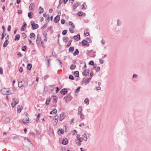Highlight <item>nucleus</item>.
<instances>
[{
    "instance_id": "nucleus-1",
    "label": "nucleus",
    "mask_w": 151,
    "mask_h": 151,
    "mask_svg": "<svg viewBox=\"0 0 151 151\" xmlns=\"http://www.w3.org/2000/svg\"><path fill=\"white\" fill-rule=\"evenodd\" d=\"M1 93L3 95H9L13 93L14 91L13 88H2L1 91Z\"/></svg>"
},
{
    "instance_id": "nucleus-2",
    "label": "nucleus",
    "mask_w": 151,
    "mask_h": 151,
    "mask_svg": "<svg viewBox=\"0 0 151 151\" xmlns=\"http://www.w3.org/2000/svg\"><path fill=\"white\" fill-rule=\"evenodd\" d=\"M31 24L32 27V28L33 29H35L39 27L38 25L35 23L34 21H32L31 22Z\"/></svg>"
},
{
    "instance_id": "nucleus-3",
    "label": "nucleus",
    "mask_w": 151,
    "mask_h": 151,
    "mask_svg": "<svg viewBox=\"0 0 151 151\" xmlns=\"http://www.w3.org/2000/svg\"><path fill=\"white\" fill-rule=\"evenodd\" d=\"M18 103V101L16 98H14L13 99V101L11 103V105L13 107H14Z\"/></svg>"
},
{
    "instance_id": "nucleus-4",
    "label": "nucleus",
    "mask_w": 151,
    "mask_h": 151,
    "mask_svg": "<svg viewBox=\"0 0 151 151\" xmlns=\"http://www.w3.org/2000/svg\"><path fill=\"white\" fill-rule=\"evenodd\" d=\"M28 114L26 113V116L25 118L23 120V122L24 124L27 123L29 122V119L28 117Z\"/></svg>"
},
{
    "instance_id": "nucleus-5",
    "label": "nucleus",
    "mask_w": 151,
    "mask_h": 151,
    "mask_svg": "<svg viewBox=\"0 0 151 151\" xmlns=\"http://www.w3.org/2000/svg\"><path fill=\"white\" fill-rule=\"evenodd\" d=\"M59 117L58 115H56L54 117L53 124H56L58 122V121Z\"/></svg>"
},
{
    "instance_id": "nucleus-6",
    "label": "nucleus",
    "mask_w": 151,
    "mask_h": 151,
    "mask_svg": "<svg viewBox=\"0 0 151 151\" xmlns=\"http://www.w3.org/2000/svg\"><path fill=\"white\" fill-rule=\"evenodd\" d=\"M65 117V113L63 112H62L60 115L59 119L61 121L63 120L64 119Z\"/></svg>"
},
{
    "instance_id": "nucleus-7",
    "label": "nucleus",
    "mask_w": 151,
    "mask_h": 151,
    "mask_svg": "<svg viewBox=\"0 0 151 151\" xmlns=\"http://www.w3.org/2000/svg\"><path fill=\"white\" fill-rule=\"evenodd\" d=\"M30 37L32 40H34L36 38L35 35L33 33H31L30 35Z\"/></svg>"
},
{
    "instance_id": "nucleus-8",
    "label": "nucleus",
    "mask_w": 151,
    "mask_h": 151,
    "mask_svg": "<svg viewBox=\"0 0 151 151\" xmlns=\"http://www.w3.org/2000/svg\"><path fill=\"white\" fill-rule=\"evenodd\" d=\"M89 74V70L88 69H85L83 73V75L84 76H87Z\"/></svg>"
},
{
    "instance_id": "nucleus-9",
    "label": "nucleus",
    "mask_w": 151,
    "mask_h": 151,
    "mask_svg": "<svg viewBox=\"0 0 151 151\" xmlns=\"http://www.w3.org/2000/svg\"><path fill=\"white\" fill-rule=\"evenodd\" d=\"M73 38L75 40L78 41L80 39V36L79 35H76L74 36Z\"/></svg>"
},
{
    "instance_id": "nucleus-10",
    "label": "nucleus",
    "mask_w": 151,
    "mask_h": 151,
    "mask_svg": "<svg viewBox=\"0 0 151 151\" xmlns=\"http://www.w3.org/2000/svg\"><path fill=\"white\" fill-rule=\"evenodd\" d=\"M61 93L62 94L65 95L67 93V90L66 89H63L61 91Z\"/></svg>"
},
{
    "instance_id": "nucleus-11",
    "label": "nucleus",
    "mask_w": 151,
    "mask_h": 151,
    "mask_svg": "<svg viewBox=\"0 0 151 151\" xmlns=\"http://www.w3.org/2000/svg\"><path fill=\"white\" fill-rule=\"evenodd\" d=\"M35 7V4L33 3H31L29 5V10H32Z\"/></svg>"
},
{
    "instance_id": "nucleus-12",
    "label": "nucleus",
    "mask_w": 151,
    "mask_h": 151,
    "mask_svg": "<svg viewBox=\"0 0 151 151\" xmlns=\"http://www.w3.org/2000/svg\"><path fill=\"white\" fill-rule=\"evenodd\" d=\"M27 24L25 22L23 23V25L21 28V30L22 31H24L26 28Z\"/></svg>"
},
{
    "instance_id": "nucleus-13",
    "label": "nucleus",
    "mask_w": 151,
    "mask_h": 151,
    "mask_svg": "<svg viewBox=\"0 0 151 151\" xmlns=\"http://www.w3.org/2000/svg\"><path fill=\"white\" fill-rule=\"evenodd\" d=\"M22 109V107L19 105L17 106V112L18 113H20Z\"/></svg>"
},
{
    "instance_id": "nucleus-14",
    "label": "nucleus",
    "mask_w": 151,
    "mask_h": 151,
    "mask_svg": "<svg viewBox=\"0 0 151 151\" xmlns=\"http://www.w3.org/2000/svg\"><path fill=\"white\" fill-rule=\"evenodd\" d=\"M57 112V110L55 109H53L52 111L50 112V114H55Z\"/></svg>"
},
{
    "instance_id": "nucleus-15",
    "label": "nucleus",
    "mask_w": 151,
    "mask_h": 151,
    "mask_svg": "<svg viewBox=\"0 0 151 151\" xmlns=\"http://www.w3.org/2000/svg\"><path fill=\"white\" fill-rule=\"evenodd\" d=\"M68 142V139H64L62 141V143L63 145H66Z\"/></svg>"
},
{
    "instance_id": "nucleus-16",
    "label": "nucleus",
    "mask_w": 151,
    "mask_h": 151,
    "mask_svg": "<svg viewBox=\"0 0 151 151\" xmlns=\"http://www.w3.org/2000/svg\"><path fill=\"white\" fill-rule=\"evenodd\" d=\"M84 34L86 36H87L89 35L88 30L86 29L84 30Z\"/></svg>"
},
{
    "instance_id": "nucleus-17",
    "label": "nucleus",
    "mask_w": 151,
    "mask_h": 151,
    "mask_svg": "<svg viewBox=\"0 0 151 151\" xmlns=\"http://www.w3.org/2000/svg\"><path fill=\"white\" fill-rule=\"evenodd\" d=\"M59 19L60 17L59 16H56L54 19L55 22H57L59 21Z\"/></svg>"
},
{
    "instance_id": "nucleus-18",
    "label": "nucleus",
    "mask_w": 151,
    "mask_h": 151,
    "mask_svg": "<svg viewBox=\"0 0 151 151\" xmlns=\"http://www.w3.org/2000/svg\"><path fill=\"white\" fill-rule=\"evenodd\" d=\"M77 139L80 141V142H82L83 140V138L82 137H80V135L78 134L77 136Z\"/></svg>"
},
{
    "instance_id": "nucleus-19",
    "label": "nucleus",
    "mask_w": 151,
    "mask_h": 151,
    "mask_svg": "<svg viewBox=\"0 0 151 151\" xmlns=\"http://www.w3.org/2000/svg\"><path fill=\"white\" fill-rule=\"evenodd\" d=\"M78 114L80 115L81 118L82 119H83L84 118V116L83 114L82 113H78Z\"/></svg>"
},
{
    "instance_id": "nucleus-20",
    "label": "nucleus",
    "mask_w": 151,
    "mask_h": 151,
    "mask_svg": "<svg viewBox=\"0 0 151 151\" xmlns=\"http://www.w3.org/2000/svg\"><path fill=\"white\" fill-rule=\"evenodd\" d=\"M10 119L9 117H6L5 119V122L6 123H8L10 121Z\"/></svg>"
},
{
    "instance_id": "nucleus-21",
    "label": "nucleus",
    "mask_w": 151,
    "mask_h": 151,
    "mask_svg": "<svg viewBox=\"0 0 151 151\" xmlns=\"http://www.w3.org/2000/svg\"><path fill=\"white\" fill-rule=\"evenodd\" d=\"M50 101V97H48L47 99L46 102V104L47 105H48L49 104V103Z\"/></svg>"
},
{
    "instance_id": "nucleus-22",
    "label": "nucleus",
    "mask_w": 151,
    "mask_h": 151,
    "mask_svg": "<svg viewBox=\"0 0 151 151\" xmlns=\"http://www.w3.org/2000/svg\"><path fill=\"white\" fill-rule=\"evenodd\" d=\"M33 14V13L31 12H29L28 13V16L29 18L31 19L32 18L33 16H32V15Z\"/></svg>"
},
{
    "instance_id": "nucleus-23",
    "label": "nucleus",
    "mask_w": 151,
    "mask_h": 151,
    "mask_svg": "<svg viewBox=\"0 0 151 151\" xmlns=\"http://www.w3.org/2000/svg\"><path fill=\"white\" fill-rule=\"evenodd\" d=\"M8 43H9V41H8V40H6L5 41L3 45V47H5L7 45Z\"/></svg>"
},
{
    "instance_id": "nucleus-24",
    "label": "nucleus",
    "mask_w": 151,
    "mask_h": 151,
    "mask_svg": "<svg viewBox=\"0 0 151 151\" xmlns=\"http://www.w3.org/2000/svg\"><path fill=\"white\" fill-rule=\"evenodd\" d=\"M20 38V36L19 35L17 34V35L15 37L14 40H19Z\"/></svg>"
},
{
    "instance_id": "nucleus-25",
    "label": "nucleus",
    "mask_w": 151,
    "mask_h": 151,
    "mask_svg": "<svg viewBox=\"0 0 151 151\" xmlns=\"http://www.w3.org/2000/svg\"><path fill=\"white\" fill-rule=\"evenodd\" d=\"M59 133H60L62 134H63L64 133V131L63 129H60L58 131Z\"/></svg>"
},
{
    "instance_id": "nucleus-26",
    "label": "nucleus",
    "mask_w": 151,
    "mask_h": 151,
    "mask_svg": "<svg viewBox=\"0 0 151 151\" xmlns=\"http://www.w3.org/2000/svg\"><path fill=\"white\" fill-rule=\"evenodd\" d=\"M43 11H44V10L43 9V8L40 6L39 8V13L40 14L42 13L43 12Z\"/></svg>"
},
{
    "instance_id": "nucleus-27",
    "label": "nucleus",
    "mask_w": 151,
    "mask_h": 151,
    "mask_svg": "<svg viewBox=\"0 0 151 151\" xmlns=\"http://www.w3.org/2000/svg\"><path fill=\"white\" fill-rule=\"evenodd\" d=\"M79 53V51L77 49H76L75 52L73 53V55L75 56Z\"/></svg>"
},
{
    "instance_id": "nucleus-28",
    "label": "nucleus",
    "mask_w": 151,
    "mask_h": 151,
    "mask_svg": "<svg viewBox=\"0 0 151 151\" xmlns=\"http://www.w3.org/2000/svg\"><path fill=\"white\" fill-rule=\"evenodd\" d=\"M63 40L64 42H66L68 40V38L66 37H64Z\"/></svg>"
},
{
    "instance_id": "nucleus-29",
    "label": "nucleus",
    "mask_w": 151,
    "mask_h": 151,
    "mask_svg": "<svg viewBox=\"0 0 151 151\" xmlns=\"http://www.w3.org/2000/svg\"><path fill=\"white\" fill-rule=\"evenodd\" d=\"M87 42L85 40H83L82 41V44L83 46H85L87 45Z\"/></svg>"
},
{
    "instance_id": "nucleus-30",
    "label": "nucleus",
    "mask_w": 151,
    "mask_h": 151,
    "mask_svg": "<svg viewBox=\"0 0 151 151\" xmlns=\"http://www.w3.org/2000/svg\"><path fill=\"white\" fill-rule=\"evenodd\" d=\"M32 65L31 64H28L27 65V68L28 70H30L32 68Z\"/></svg>"
},
{
    "instance_id": "nucleus-31",
    "label": "nucleus",
    "mask_w": 151,
    "mask_h": 151,
    "mask_svg": "<svg viewBox=\"0 0 151 151\" xmlns=\"http://www.w3.org/2000/svg\"><path fill=\"white\" fill-rule=\"evenodd\" d=\"M82 107L81 106H80L78 109V114L81 113Z\"/></svg>"
},
{
    "instance_id": "nucleus-32",
    "label": "nucleus",
    "mask_w": 151,
    "mask_h": 151,
    "mask_svg": "<svg viewBox=\"0 0 151 151\" xmlns=\"http://www.w3.org/2000/svg\"><path fill=\"white\" fill-rule=\"evenodd\" d=\"M85 103L87 105L89 104V100L88 99H86L84 100Z\"/></svg>"
},
{
    "instance_id": "nucleus-33",
    "label": "nucleus",
    "mask_w": 151,
    "mask_h": 151,
    "mask_svg": "<svg viewBox=\"0 0 151 151\" xmlns=\"http://www.w3.org/2000/svg\"><path fill=\"white\" fill-rule=\"evenodd\" d=\"M69 24V25L72 26L73 28H75V26L72 22H70Z\"/></svg>"
},
{
    "instance_id": "nucleus-34",
    "label": "nucleus",
    "mask_w": 151,
    "mask_h": 151,
    "mask_svg": "<svg viewBox=\"0 0 151 151\" xmlns=\"http://www.w3.org/2000/svg\"><path fill=\"white\" fill-rule=\"evenodd\" d=\"M22 37H23V38L24 39L27 36L25 33H22Z\"/></svg>"
},
{
    "instance_id": "nucleus-35",
    "label": "nucleus",
    "mask_w": 151,
    "mask_h": 151,
    "mask_svg": "<svg viewBox=\"0 0 151 151\" xmlns=\"http://www.w3.org/2000/svg\"><path fill=\"white\" fill-rule=\"evenodd\" d=\"M83 13L82 12H81V11L80 12H79L78 13V15L79 16H82L83 15Z\"/></svg>"
},
{
    "instance_id": "nucleus-36",
    "label": "nucleus",
    "mask_w": 151,
    "mask_h": 151,
    "mask_svg": "<svg viewBox=\"0 0 151 151\" xmlns=\"http://www.w3.org/2000/svg\"><path fill=\"white\" fill-rule=\"evenodd\" d=\"M76 67V65H71L70 67V69L73 70Z\"/></svg>"
},
{
    "instance_id": "nucleus-37",
    "label": "nucleus",
    "mask_w": 151,
    "mask_h": 151,
    "mask_svg": "<svg viewBox=\"0 0 151 151\" xmlns=\"http://www.w3.org/2000/svg\"><path fill=\"white\" fill-rule=\"evenodd\" d=\"M22 81L19 82L18 85L19 87H20L23 86V85L22 84Z\"/></svg>"
},
{
    "instance_id": "nucleus-38",
    "label": "nucleus",
    "mask_w": 151,
    "mask_h": 151,
    "mask_svg": "<svg viewBox=\"0 0 151 151\" xmlns=\"http://www.w3.org/2000/svg\"><path fill=\"white\" fill-rule=\"evenodd\" d=\"M67 32V30H64L63 31L62 33L63 35H65L66 34Z\"/></svg>"
},
{
    "instance_id": "nucleus-39",
    "label": "nucleus",
    "mask_w": 151,
    "mask_h": 151,
    "mask_svg": "<svg viewBox=\"0 0 151 151\" xmlns=\"http://www.w3.org/2000/svg\"><path fill=\"white\" fill-rule=\"evenodd\" d=\"M71 42H72L71 40H70V41H69L68 44L67 45V46L69 47L70 46V45L71 44Z\"/></svg>"
},
{
    "instance_id": "nucleus-40",
    "label": "nucleus",
    "mask_w": 151,
    "mask_h": 151,
    "mask_svg": "<svg viewBox=\"0 0 151 151\" xmlns=\"http://www.w3.org/2000/svg\"><path fill=\"white\" fill-rule=\"evenodd\" d=\"M86 5V3H84L83 4H82L81 5V8H82V9H85V6Z\"/></svg>"
},
{
    "instance_id": "nucleus-41",
    "label": "nucleus",
    "mask_w": 151,
    "mask_h": 151,
    "mask_svg": "<svg viewBox=\"0 0 151 151\" xmlns=\"http://www.w3.org/2000/svg\"><path fill=\"white\" fill-rule=\"evenodd\" d=\"M53 97L54 98V99H53L54 101H55V103H56L57 102V97H56V96H53Z\"/></svg>"
},
{
    "instance_id": "nucleus-42",
    "label": "nucleus",
    "mask_w": 151,
    "mask_h": 151,
    "mask_svg": "<svg viewBox=\"0 0 151 151\" xmlns=\"http://www.w3.org/2000/svg\"><path fill=\"white\" fill-rule=\"evenodd\" d=\"M69 78L72 80H74V78H73V76L72 75H69Z\"/></svg>"
},
{
    "instance_id": "nucleus-43",
    "label": "nucleus",
    "mask_w": 151,
    "mask_h": 151,
    "mask_svg": "<svg viewBox=\"0 0 151 151\" xmlns=\"http://www.w3.org/2000/svg\"><path fill=\"white\" fill-rule=\"evenodd\" d=\"M80 88V87H78L76 90V92H78Z\"/></svg>"
},
{
    "instance_id": "nucleus-44",
    "label": "nucleus",
    "mask_w": 151,
    "mask_h": 151,
    "mask_svg": "<svg viewBox=\"0 0 151 151\" xmlns=\"http://www.w3.org/2000/svg\"><path fill=\"white\" fill-rule=\"evenodd\" d=\"M75 73L76 74V76H79V72L78 71H76L75 72Z\"/></svg>"
},
{
    "instance_id": "nucleus-45",
    "label": "nucleus",
    "mask_w": 151,
    "mask_h": 151,
    "mask_svg": "<svg viewBox=\"0 0 151 151\" xmlns=\"http://www.w3.org/2000/svg\"><path fill=\"white\" fill-rule=\"evenodd\" d=\"M3 73V69L2 68H0V73L1 74H2Z\"/></svg>"
},
{
    "instance_id": "nucleus-46",
    "label": "nucleus",
    "mask_w": 151,
    "mask_h": 151,
    "mask_svg": "<svg viewBox=\"0 0 151 151\" xmlns=\"http://www.w3.org/2000/svg\"><path fill=\"white\" fill-rule=\"evenodd\" d=\"M100 68L99 67H97L95 68L96 70L97 71H99L100 70Z\"/></svg>"
},
{
    "instance_id": "nucleus-47",
    "label": "nucleus",
    "mask_w": 151,
    "mask_h": 151,
    "mask_svg": "<svg viewBox=\"0 0 151 151\" xmlns=\"http://www.w3.org/2000/svg\"><path fill=\"white\" fill-rule=\"evenodd\" d=\"M69 31L71 33H73L74 32L73 29L72 28H70L69 29Z\"/></svg>"
},
{
    "instance_id": "nucleus-48",
    "label": "nucleus",
    "mask_w": 151,
    "mask_h": 151,
    "mask_svg": "<svg viewBox=\"0 0 151 151\" xmlns=\"http://www.w3.org/2000/svg\"><path fill=\"white\" fill-rule=\"evenodd\" d=\"M61 22L62 24H64L65 22V21L64 19H62L61 20Z\"/></svg>"
},
{
    "instance_id": "nucleus-49",
    "label": "nucleus",
    "mask_w": 151,
    "mask_h": 151,
    "mask_svg": "<svg viewBox=\"0 0 151 151\" xmlns=\"http://www.w3.org/2000/svg\"><path fill=\"white\" fill-rule=\"evenodd\" d=\"M89 64L91 65H93V61L92 60L89 63Z\"/></svg>"
},
{
    "instance_id": "nucleus-50",
    "label": "nucleus",
    "mask_w": 151,
    "mask_h": 151,
    "mask_svg": "<svg viewBox=\"0 0 151 151\" xmlns=\"http://www.w3.org/2000/svg\"><path fill=\"white\" fill-rule=\"evenodd\" d=\"M11 26L10 25H9L8 27L7 30L8 31H10L11 30Z\"/></svg>"
},
{
    "instance_id": "nucleus-51",
    "label": "nucleus",
    "mask_w": 151,
    "mask_h": 151,
    "mask_svg": "<svg viewBox=\"0 0 151 151\" xmlns=\"http://www.w3.org/2000/svg\"><path fill=\"white\" fill-rule=\"evenodd\" d=\"M93 72H91L90 73V75L91 76V77L90 78H89L88 79L90 80L91 79V77L93 76Z\"/></svg>"
},
{
    "instance_id": "nucleus-52",
    "label": "nucleus",
    "mask_w": 151,
    "mask_h": 151,
    "mask_svg": "<svg viewBox=\"0 0 151 151\" xmlns=\"http://www.w3.org/2000/svg\"><path fill=\"white\" fill-rule=\"evenodd\" d=\"M23 70V68L22 67H20L19 69V71L21 72H22Z\"/></svg>"
},
{
    "instance_id": "nucleus-53",
    "label": "nucleus",
    "mask_w": 151,
    "mask_h": 151,
    "mask_svg": "<svg viewBox=\"0 0 151 151\" xmlns=\"http://www.w3.org/2000/svg\"><path fill=\"white\" fill-rule=\"evenodd\" d=\"M74 50V48H70L69 49V50L70 51L72 52Z\"/></svg>"
},
{
    "instance_id": "nucleus-54",
    "label": "nucleus",
    "mask_w": 151,
    "mask_h": 151,
    "mask_svg": "<svg viewBox=\"0 0 151 151\" xmlns=\"http://www.w3.org/2000/svg\"><path fill=\"white\" fill-rule=\"evenodd\" d=\"M17 55L20 57H21L22 56V54L20 52L18 53Z\"/></svg>"
},
{
    "instance_id": "nucleus-55",
    "label": "nucleus",
    "mask_w": 151,
    "mask_h": 151,
    "mask_svg": "<svg viewBox=\"0 0 151 151\" xmlns=\"http://www.w3.org/2000/svg\"><path fill=\"white\" fill-rule=\"evenodd\" d=\"M99 62L101 64H102L103 63V60L101 59H99Z\"/></svg>"
},
{
    "instance_id": "nucleus-56",
    "label": "nucleus",
    "mask_w": 151,
    "mask_h": 151,
    "mask_svg": "<svg viewBox=\"0 0 151 151\" xmlns=\"http://www.w3.org/2000/svg\"><path fill=\"white\" fill-rule=\"evenodd\" d=\"M101 89V88L100 87L98 86L96 87V89L97 90H100Z\"/></svg>"
},
{
    "instance_id": "nucleus-57",
    "label": "nucleus",
    "mask_w": 151,
    "mask_h": 151,
    "mask_svg": "<svg viewBox=\"0 0 151 151\" xmlns=\"http://www.w3.org/2000/svg\"><path fill=\"white\" fill-rule=\"evenodd\" d=\"M83 137H85V140H86V141L87 140V138L86 137V135L85 134H83Z\"/></svg>"
},
{
    "instance_id": "nucleus-58",
    "label": "nucleus",
    "mask_w": 151,
    "mask_h": 151,
    "mask_svg": "<svg viewBox=\"0 0 151 151\" xmlns=\"http://www.w3.org/2000/svg\"><path fill=\"white\" fill-rule=\"evenodd\" d=\"M18 13L19 14H21L22 13V12L21 10H19L18 11Z\"/></svg>"
},
{
    "instance_id": "nucleus-59",
    "label": "nucleus",
    "mask_w": 151,
    "mask_h": 151,
    "mask_svg": "<svg viewBox=\"0 0 151 151\" xmlns=\"http://www.w3.org/2000/svg\"><path fill=\"white\" fill-rule=\"evenodd\" d=\"M79 126L80 127H82V126H83L84 125V124L83 123H82L79 124Z\"/></svg>"
},
{
    "instance_id": "nucleus-60",
    "label": "nucleus",
    "mask_w": 151,
    "mask_h": 151,
    "mask_svg": "<svg viewBox=\"0 0 151 151\" xmlns=\"http://www.w3.org/2000/svg\"><path fill=\"white\" fill-rule=\"evenodd\" d=\"M73 121H74V119H72L71 120V121H70V124H72L73 123Z\"/></svg>"
},
{
    "instance_id": "nucleus-61",
    "label": "nucleus",
    "mask_w": 151,
    "mask_h": 151,
    "mask_svg": "<svg viewBox=\"0 0 151 151\" xmlns=\"http://www.w3.org/2000/svg\"><path fill=\"white\" fill-rule=\"evenodd\" d=\"M21 1L20 0H17V4H19Z\"/></svg>"
},
{
    "instance_id": "nucleus-62",
    "label": "nucleus",
    "mask_w": 151,
    "mask_h": 151,
    "mask_svg": "<svg viewBox=\"0 0 151 151\" xmlns=\"http://www.w3.org/2000/svg\"><path fill=\"white\" fill-rule=\"evenodd\" d=\"M59 90V89L57 87L56 88V93H57L58 91Z\"/></svg>"
},
{
    "instance_id": "nucleus-63",
    "label": "nucleus",
    "mask_w": 151,
    "mask_h": 151,
    "mask_svg": "<svg viewBox=\"0 0 151 151\" xmlns=\"http://www.w3.org/2000/svg\"><path fill=\"white\" fill-rule=\"evenodd\" d=\"M49 12L50 13H52V9H50L49 10Z\"/></svg>"
},
{
    "instance_id": "nucleus-64",
    "label": "nucleus",
    "mask_w": 151,
    "mask_h": 151,
    "mask_svg": "<svg viewBox=\"0 0 151 151\" xmlns=\"http://www.w3.org/2000/svg\"><path fill=\"white\" fill-rule=\"evenodd\" d=\"M3 9L4 12L5 10V7L4 6H3Z\"/></svg>"
}]
</instances>
